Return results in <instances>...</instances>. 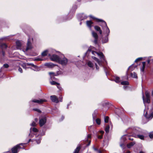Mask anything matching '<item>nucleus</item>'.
<instances>
[{
  "instance_id": "e433bc0d",
  "label": "nucleus",
  "mask_w": 153,
  "mask_h": 153,
  "mask_svg": "<svg viewBox=\"0 0 153 153\" xmlns=\"http://www.w3.org/2000/svg\"><path fill=\"white\" fill-rule=\"evenodd\" d=\"M96 123L98 125H100L101 123V120L99 118H97L96 120Z\"/></svg>"
},
{
  "instance_id": "6e6d98bb",
  "label": "nucleus",
  "mask_w": 153,
  "mask_h": 153,
  "mask_svg": "<svg viewBox=\"0 0 153 153\" xmlns=\"http://www.w3.org/2000/svg\"><path fill=\"white\" fill-rule=\"evenodd\" d=\"M104 66V67H103L104 69V70H105V72L106 73V72H107V68H106L104 66Z\"/></svg>"
},
{
  "instance_id": "b1692460",
  "label": "nucleus",
  "mask_w": 153,
  "mask_h": 153,
  "mask_svg": "<svg viewBox=\"0 0 153 153\" xmlns=\"http://www.w3.org/2000/svg\"><path fill=\"white\" fill-rule=\"evenodd\" d=\"M143 66L140 68L141 71L142 72H143L144 71V70L145 67L146 62H142Z\"/></svg>"
},
{
  "instance_id": "c9c22d12",
  "label": "nucleus",
  "mask_w": 153,
  "mask_h": 153,
  "mask_svg": "<svg viewBox=\"0 0 153 153\" xmlns=\"http://www.w3.org/2000/svg\"><path fill=\"white\" fill-rule=\"evenodd\" d=\"M80 149V148L79 147H77L76 149H75L74 152V153H78L79 150Z\"/></svg>"
},
{
  "instance_id": "aec40b11",
  "label": "nucleus",
  "mask_w": 153,
  "mask_h": 153,
  "mask_svg": "<svg viewBox=\"0 0 153 153\" xmlns=\"http://www.w3.org/2000/svg\"><path fill=\"white\" fill-rule=\"evenodd\" d=\"M16 47L17 49H20L21 46V43L19 41H16Z\"/></svg>"
},
{
  "instance_id": "a878e982",
  "label": "nucleus",
  "mask_w": 153,
  "mask_h": 153,
  "mask_svg": "<svg viewBox=\"0 0 153 153\" xmlns=\"http://www.w3.org/2000/svg\"><path fill=\"white\" fill-rule=\"evenodd\" d=\"M1 47L2 49H6L7 48V46L6 44L5 43H2L1 44Z\"/></svg>"
},
{
  "instance_id": "2eb2a0df",
  "label": "nucleus",
  "mask_w": 153,
  "mask_h": 153,
  "mask_svg": "<svg viewBox=\"0 0 153 153\" xmlns=\"http://www.w3.org/2000/svg\"><path fill=\"white\" fill-rule=\"evenodd\" d=\"M78 19L81 20L85 19L87 18V16H85L84 14H80L78 15Z\"/></svg>"
},
{
  "instance_id": "603ef678",
  "label": "nucleus",
  "mask_w": 153,
  "mask_h": 153,
  "mask_svg": "<svg viewBox=\"0 0 153 153\" xmlns=\"http://www.w3.org/2000/svg\"><path fill=\"white\" fill-rule=\"evenodd\" d=\"M151 56H149L148 57V59H149L150 58H151ZM150 60L149 59L148 60H147V62L148 64H149L150 63Z\"/></svg>"
},
{
  "instance_id": "79ce46f5",
  "label": "nucleus",
  "mask_w": 153,
  "mask_h": 153,
  "mask_svg": "<svg viewBox=\"0 0 153 153\" xmlns=\"http://www.w3.org/2000/svg\"><path fill=\"white\" fill-rule=\"evenodd\" d=\"M149 136L150 138H153V132L150 133Z\"/></svg>"
},
{
  "instance_id": "cd10ccee",
  "label": "nucleus",
  "mask_w": 153,
  "mask_h": 153,
  "mask_svg": "<svg viewBox=\"0 0 153 153\" xmlns=\"http://www.w3.org/2000/svg\"><path fill=\"white\" fill-rule=\"evenodd\" d=\"M110 127L109 125H107L105 128V131L106 133L109 132Z\"/></svg>"
},
{
  "instance_id": "c03bdc74",
  "label": "nucleus",
  "mask_w": 153,
  "mask_h": 153,
  "mask_svg": "<svg viewBox=\"0 0 153 153\" xmlns=\"http://www.w3.org/2000/svg\"><path fill=\"white\" fill-rule=\"evenodd\" d=\"M36 125V124L34 122H33L32 123L30 124V126H35Z\"/></svg>"
},
{
  "instance_id": "f3484780",
  "label": "nucleus",
  "mask_w": 153,
  "mask_h": 153,
  "mask_svg": "<svg viewBox=\"0 0 153 153\" xmlns=\"http://www.w3.org/2000/svg\"><path fill=\"white\" fill-rule=\"evenodd\" d=\"M93 24V23L90 21H87L86 22L87 25L90 30H91V27L92 26V25Z\"/></svg>"
},
{
  "instance_id": "72a5a7b5",
  "label": "nucleus",
  "mask_w": 153,
  "mask_h": 153,
  "mask_svg": "<svg viewBox=\"0 0 153 153\" xmlns=\"http://www.w3.org/2000/svg\"><path fill=\"white\" fill-rule=\"evenodd\" d=\"M33 65H34L33 64H32V63H27L25 65V66L26 67L25 68H28L29 67H28L27 66H29V65H31L33 67ZM23 67L24 68V67Z\"/></svg>"
},
{
  "instance_id": "f704fd0d",
  "label": "nucleus",
  "mask_w": 153,
  "mask_h": 153,
  "mask_svg": "<svg viewBox=\"0 0 153 153\" xmlns=\"http://www.w3.org/2000/svg\"><path fill=\"white\" fill-rule=\"evenodd\" d=\"M121 84L122 85H128L129 83L127 81H124L121 82Z\"/></svg>"
},
{
  "instance_id": "338daca9",
  "label": "nucleus",
  "mask_w": 153,
  "mask_h": 153,
  "mask_svg": "<svg viewBox=\"0 0 153 153\" xmlns=\"http://www.w3.org/2000/svg\"><path fill=\"white\" fill-rule=\"evenodd\" d=\"M140 153H144V152H142V151H140Z\"/></svg>"
},
{
  "instance_id": "ea45409f",
  "label": "nucleus",
  "mask_w": 153,
  "mask_h": 153,
  "mask_svg": "<svg viewBox=\"0 0 153 153\" xmlns=\"http://www.w3.org/2000/svg\"><path fill=\"white\" fill-rule=\"evenodd\" d=\"M109 120V117H105L104 121L106 123H107L108 122Z\"/></svg>"
},
{
  "instance_id": "58836bf2",
  "label": "nucleus",
  "mask_w": 153,
  "mask_h": 153,
  "mask_svg": "<svg viewBox=\"0 0 153 153\" xmlns=\"http://www.w3.org/2000/svg\"><path fill=\"white\" fill-rule=\"evenodd\" d=\"M4 56V52L3 51L0 52V58Z\"/></svg>"
},
{
  "instance_id": "f257e3e1",
  "label": "nucleus",
  "mask_w": 153,
  "mask_h": 153,
  "mask_svg": "<svg viewBox=\"0 0 153 153\" xmlns=\"http://www.w3.org/2000/svg\"><path fill=\"white\" fill-rule=\"evenodd\" d=\"M126 132L128 133L131 134L130 135L136 138H139V139L143 140L144 137L142 135L138 134V131L136 128H130L126 130Z\"/></svg>"
},
{
  "instance_id": "4c0bfd02",
  "label": "nucleus",
  "mask_w": 153,
  "mask_h": 153,
  "mask_svg": "<svg viewBox=\"0 0 153 153\" xmlns=\"http://www.w3.org/2000/svg\"><path fill=\"white\" fill-rule=\"evenodd\" d=\"M32 131L34 132H38V130L36 128H32Z\"/></svg>"
},
{
  "instance_id": "393cba45",
  "label": "nucleus",
  "mask_w": 153,
  "mask_h": 153,
  "mask_svg": "<svg viewBox=\"0 0 153 153\" xmlns=\"http://www.w3.org/2000/svg\"><path fill=\"white\" fill-rule=\"evenodd\" d=\"M48 53V51L47 50H45L42 52L41 55L42 56H45L47 55Z\"/></svg>"
},
{
  "instance_id": "864d4df0",
  "label": "nucleus",
  "mask_w": 153,
  "mask_h": 153,
  "mask_svg": "<svg viewBox=\"0 0 153 153\" xmlns=\"http://www.w3.org/2000/svg\"><path fill=\"white\" fill-rule=\"evenodd\" d=\"M91 138V135L90 134H88L87 135V138L88 139Z\"/></svg>"
},
{
  "instance_id": "0e129e2a",
  "label": "nucleus",
  "mask_w": 153,
  "mask_h": 153,
  "mask_svg": "<svg viewBox=\"0 0 153 153\" xmlns=\"http://www.w3.org/2000/svg\"><path fill=\"white\" fill-rule=\"evenodd\" d=\"M90 143H91V141H90L89 143H88V145H89L90 144Z\"/></svg>"
},
{
  "instance_id": "bb28decb",
  "label": "nucleus",
  "mask_w": 153,
  "mask_h": 153,
  "mask_svg": "<svg viewBox=\"0 0 153 153\" xmlns=\"http://www.w3.org/2000/svg\"><path fill=\"white\" fill-rule=\"evenodd\" d=\"M33 68L32 69L35 71H38L39 70V68L36 65H33Z\"/></svg>"
},
{
  "instance_id": "8fccbe9b",
  "label": "nucleus",
  "mask_w": 153,
  "mask_h": 153,
  "mask_svg": "<svg viewBox=\"0 0 153 153\" xmlns=\"http://www.w3.org/2000/svg\"><path fill=\"white\" fill-rule=\"evenodd\" d=\"M19 71L21 73L22 72V68H19Z\"/></svg>"
},
{
  "instance_id": "6ab92c4d",
  "label": "nucleus",
  "mask_w": 153,
  "mask_h": 153,
  "mask_svg": "<svg viewBox=\"0 0 153 153\" xmlns=\"http://www.w3.org/2000/svg\"><path fill=\"white\" fill-rule=\"evenodd\" d=\"M95 29L97 31H99L100 34L101 35L102 33V31L101 30L100 28L98 26H95L94 27Z\"/></svg>"
},
{
  "instance_id": "de8ad7c7",
  "label": "nucleus",
  "mask_w": 153,
  "mask_h": 153,
  "mask_svg": "<svg viewBox=\"0 0 153 153\" xmlns=\"http://www.w3.org/2000/svg\"><path fill=\"white\" fill-rule=\"evenodd\" d=\"M133 67L134 66L133 65H131L129 67V69H131V70H133L134 69Z\"/></svg>"
},
{
  "instance_id": "20e7f679",
  "label": "nucleus",
  "mask_w": 153,
  "mask_h": 153,
  "mask_svg": "<svg viewBox=\"0 0 153 153\" xmlns=\"http://www.w3.org/2000/svg\"><path fill=\"white\" fill-rule=\"evenodd\" d=\"M87 53H91L92 54L94 55H97L101 59L102 62H105L106 63V62L105 59V57L103 53L101 52H97L96 51H91L89 49H88Z\"/></svg>"
},
{
  "instance_id": "9b49d317",
  "label": "nucleus",
  "mask_w": 153,
  "mask_h": 153,
  "mask_svg": "<svg viewBox=\"0 0 153 153\" xmlns=\"http://www.w3.org/2000/svg\"><path fill=\"white\" fill-rule=\"evenodd\" d=\"M60 57L57 55L53 54L50 56V58L52 61H55L58 62Z\"/></svg>"
},
{
  "instance_id": "69168bd1",
  "label": "nucleus",
  "mask_w": 153,
  "mask_h": 153,
  "mask_svg": "<svg viewBox=\"0 0 153 153\" xmlns=\"http://www.w3.org/2000/svg\"><path fill=\"white\" fill-rule=\"evenodd\" d=\"M127 87V86H123V88L124 89H126V88Z\"/></svg>"
},
{
  "instance_id": "052dcab7",
  "label": "nucleus",
  "mask_w": 153,
  "mask_h": 153,
  "mask_svg": "<svg viewBox=\"0 0 153 153\" xmlns=\"http://www.w3.org/2000/svg\"><path fill=\"white\" fill-rule=\"evenodd\" d=\"M58 85L57 86V88L59 90H60L61 89V87L59 86V85Z\"/></svg>"
},
{
  "instance_id": "ddd939ff",
  "label": "nucleus",
  "mask_w": 153,
  "mask_h": 153,
  "mask_svg": "<svg viewBox=\"0 0 153 153\" xmlns=\"http://www.w3.org/2000/svg\"><path fill=\"white\" fill-rule=\"evenodd\" d=\"M46 122V119L45 117H43L39 119V123L40 126H42L44 125Z\"/></svg>"
},
{
  "instance_id": "2f4dec72",
  "label": "nucleus",
  "mask_w": 153,
  "mask_h": 153,
  "mask_svg": "<svg viewBox=\"0 0 153 153\" xmlns=\"http://www.w3.org/2000/svg\"><path fill=\"white\" fill-rule=\"evenodd\" d=\"M30 133L29 134V136L31 138L33 137L34 134L32 133V128H31L30 129Z\"/></svg>"
},
{
  "instance_id": "37998d69",
  "label": "nucleus",
  "mask_w": 153,
  "mask_h": 153,
  "mask_svg": "<svg viewBox=\"0 0 153 153\" xmlns=\"http://www.w3.org/2000/svg\"><path fill=\"white\" fill-rule=\"evenodd\" d=\"M41 138H39L38 140H36V141L37 144H39L41 142Z\"/></svg>"
},
{
  "instance_id": "f03ea898",
  "label": "nucleus",
  "mask_w": 153,
  "mask_h": 153,
  "mask_svg": "<svg viewBox=\"0 0 153 153\" xmlns=\"http://www.w3.org/2000/svg\"><path fill=\"white\" fill-rule=\"evenodd\" d=\"M153 105H149L148 106L146 107L144 111V116L148 120L151 119L153 117Z\"/></svg>"
},
{
  "instance_id": "7c9ffc66",
  "label": "nucleus",
  "mask_w": 153,
  "mask_h": 153,
  "mask_svg": "<svg viewBox=\"0 0 153 153\" xmlns=\"http://www.w3.org/2000/svg\"><path fill=\"white\" fill-rule=\"evenodd\" d=\"M50 83L52 85H59V83L57 82H56L54 81H53V80L52 81H51L50 80Z\"/></svg>"
},
{
  "instance_id": "423d86ee",
  "label": "nucleus",
  "mask_w": 153,
  "mask_h": 153,
  "mask_svg": "<svg viewBox=\"0 0 153 153\" xmlns=\"http://www.w3.org/2000/svg\"><path fill=\"white\" fill-rule=\"evenodd\" d=\"M68 59L62 55L61 58L59 57L58 62L62 66L66 65L68 62Z\"/></svg>"
},
{
  "instance_id": "a19ab883",
  "label": "nucleus",
  "mask_w": 153,
  "mask_h": 153,
  "mask_svg": "<svg viewBox=\"0 0 153 153\" xmlns=\"http://www.w3.org/2000/svg\"><path fill=\"white\" fill-rule=\"evenodd\" d=\"M142 57H140L136 59L135 61L134 62H137L140 61H141L142 60Z\"/></svg>"
},
{
  "instance_id": "49530a36",
  "label": "nucleus",
  "mask_w": 153,
  "mask_h": 153,
  "mask_svg": "<svg viewBox=\"0 0 153 153\" xmlns=\"http://www.w3.org/2000/svg\"><path fill=\"white\" fill-rule=\"evenodd\" d=\"M33 110L35 111H37L39 113L41 112V111L40 110L37 108H33Z\"/></svg>"
},
{
  "instance_id": "a18cd8bd",
  "label": "nucleus",
  "mask_w": 153,
  "mask_h": 153,
  "mask_svg": "<svg viewBox=\"0 0 153 153\" xmlns=\"http://www.w3.org/2000/svg\"><path fill=\"white\" fill-rule=\"evenodd\" d=\"M3 67L5 68H8L9 65L8 64H4L3 65Z\"/></svg>"
},
{
  "instance_id": "4468645a",
  "label": "nucleus",
  "mask_w": 153,
  "mask_h": 153,
  "mask_svg": "<svg viewBox=\"0 0 153 153\" xmlns=\"http://www.w3.org/2000/svg\"><path fill=\"white\" fill-rule=\"evenodd\" d=\"M92 34L93 37L95 39V40L94 41V43L95 44H97V39L98 38L97 34L94 31H92Z\"/></svg>"
},
{
  "instance_id": "473e14b6",
  "label": "nucleus",
  "mask_w": 153,
  "mask_h": 153,
  "mask_svg": "<svg viewBox=\"0 0 153 153\" xmlns=\"http://www.w3.org/2000/svg\"><path fill=\"white\" fill-rule=\"evenodd\" d=\"M125 136H126V137L127 139H129V140H133V139L131 137H129L128 135H126L123 136L122 137V138H124V137Z\"/></svg>"
},
{
  "instance_id": "a211bd4d",
  "label": "nucleus",
  "mask_w": 153,
  "mask_h": 153,
  "mask_svg": "<svg viewBox=\"0 0 153 153\" xmlns=\"http://www.w3.org/2000/svg\"><path fill=\"white\" fill-rule=\"evenodd\" d=\"M92 58L95 60L97 61V62L98 63V64L100 66H102V63L101 62L99 61V60L97 58L95 57L94 56H92Z\"/></svg>"
},
{
  "instance_id": "6e6552de",
  "label": "nucleus",
  "mask_w": 153,
  "mask_h": 153,
  "mask_svg": "<svg viewBox=\"0 0 153 153\" xmlns=\"http://www.w3.org/2000/svg\"><path fill=\"white\" fill-rule=\"evenodd\" d=\"M50 98L52 102L56 103H58L59 101L62 102V98L61 97H60L58 99L56 96L53 95L51 96Z\"/></svg>"
},
{
  "instance_id": "5701e85b",
  "label": "nucleus",
  "mask_w": 153,
  "mask_h": 153,
  "mask_svg": "<svg viewBox=\"0 0 153 153\" xmlns=\"http://www.w3.org/2000/svg\"><path fill=\"white\" fill-rule=\"evenodd\" d=\"M105 33L107 35V36L105 37V38H102V42L103 43H106L108 41V38L107 36L108 35Z\"/></svg>"
},
{
  "instance_id": "412c9836",
  "label": "nucleus",
  "mask_w": 153,
  "mask_h": 153,
  "mask_svg": "<svg viewBox=\"0 0 153 153\" xmlns=\"http://www.w3.org/2000/svg\"><path fill=\"white\" fill-rule=\"evenodd\" d=\"M87 64L88 66L91 68H93L94 66L93 63L91 61H89L87 62Z\"/></svg>"
},
{
  "instance_id": "774afa93",
  "label": "nucleus",
  "mask_w": 153,
  "mask_h": 153,
  "mask_svg": "<svg viewBox=\"0 0 153 153\" xmlns=\"http://www.w3.org/2000/svg\"><path fill=\"white\" fill-rule=\"evenodd\" d=\"M152 96H153V91H152Z\"/></svg>"
},
{
  "instance_id": "3c124183",
  "label": "nucleus",
  "mask_w": 153,
  "mask_h": 153,
  "mask_svg": "<svg viewBox=\"0 0 153 153\" xmlns=\"http://www.w3.org/2000/svg\"><path fill=\"white\" fill-rule=\"evenodd\" d=\"M100 134H101V135H103L104 133V131H100Z\"/></svg>"
},
{
  "instance_id": "5fc2aeb1",
  "label": "nucleus",
  "mask_w": 153,
  "mask_h": 153,
  "mask_svg": "<svg viewBox=\"0 0 153 153\" xmlns=\"http://www.w3.org/2000/svg\"><path fill=\"white\" fill-rule=\"evenodd\" d=\"M36 60L37 61H40V60H42V59H41L40 58H37L36 59Z\"/></svg>"
},
{
  "instance_id": "09e8293b",
  "label": "nucleus",
  "mask_w": 153,
  "mask_h": 153,
  "mask_svg": "<svg viewBox=\"0 0 153 153\" xmlns=\"http://www.w3.org/2000/svg\"><path fill=\"white\" fill-rule=\"evenodd\" d=\"M102 136L103 135H98V136L97 137L98 138L101 139L102 137Z\"/></svg>"
},
{
  "instance_id": "dca6fc26",
  "label": "nucleus",
  "mask_w": 153,
  "mask_h": 153,
  "mask_svg": "<svg viewBox=\"0 0 153 153\" xmlns=\"http://www.w3.org/2000/svg\"><path fill=\"white\" fill-rule=\"evenodd\" d=\"M45 65L47 66L49 68H51L54 67L55 65L52 63H45Z\"/></svg>"
},
{
  "instance_id": "4be33fe9",
  "label": "nucleus",
  "mask_w": 153,
  "mask_h": 153,
  "mask_svg": "<svg viewBox=\"0 0 153 153\" xmlns=\"http://www.w3.org/2000/svg\"><path fill=\"white\" fill-rule=\"evenodd\" d=\"M135 143L134 142H132L128 144L127 145V146L128 148H130L133 146L134 145Z\"/></svg>"
},
{
  "instance_id": "0eeeda50",
  "label": "nucleus",
  "mask_w": 153,
  "mask_h": 153,
  "mask_svg": "<svg viewBox=\"0 0 153 153\" xmlns=\"http://www.w3.org/2000/svg\"><path fill=\"white\" fill-rule=\"evenodd\" d=\"M25 143H20L19 145H17L13 148L12 149V151L13 153H17L21 149H24V147L22 148L20 146V145L24 146V145Z\"/></svg>"
},
{
  "instance_id": "c756f323",
  "label": "nucleus",
  "mask_w": 153,
  "mask_h": 153,
  "mask_svg": "<svg viewBox=\"0 0 153 153\" xmlns=\"http://www.w3.org/2000/svg\"><path fill=\"white\" fill-rule=\"evenodd\" d=\"M131 76L132 77L134 78H137V74L135 72H133L131 73Z\"/></svg>"
},
{
  "instance_id": "1a4fd4ad",
  "label": "nucleus",
  "mask_w": 153,
  "mask_h": 153,
  "mask_svg": "<svg viewBox=\"0 0 153 153\" xmlns=\"http://www.w3.org/2000/svg\"><path fill=\"white\" fill-rule=\"evenodd\" d=\"M32 39L29 38L28 40L27 43V48L26 49V51H27L29 49H30L32 48V45L31 41L32 40Z\"/></svg>"
},
{
  "instance_id": "7ed1b4c3",
  "label": "nucleus",
  "mask_w": 153,
  "mask_h": 153,
  "mask_svg": "<svg viewBox=\"0 0 153 153\" xmlns=\"http://www.w3.org/2000/svg\"><path fill=\"white\" fill-rule=\"evenodd\" d=\"M90 17L93 19H95L97 21V22H101L102 24H100V25H101L102 27V29L104 30V33H105L107 35H109V33H110V30L107 25L105 21L101 19L95 18L91 16H90Z\"/></svg>"
},
{
  "instance_id": "9d476101",
  "label": "nucleus",
  "mask_w": 153,
  "mask_h": 153,
  "mask_svg": "<svg viewBox=\"0 0 153 153\" xmlns=\"http://www.w3.org/2000/svg\"><path fill=\"white\" fill-rule=\"evenodd\" d=\"M33 102L36 103L38 104H41L44 102H46V100L45 99H39V100L34 99L32 100Z\"/></svg>"
},
{
  "instance_id": "f8f14e48",
  "label": "nucleus",
  "mask_w": 153,
  "mask_h": 153,
  "mask_svg": "<svg viewBox=\"0 0 153 153\" xmlns=\"http://www.w3.org/2000/svg\"><path fill=\"white\" fill-rule=\"evenodd\" d=\"M49 74L50 76L51 79V80H56V79L54 77V76L59 75V74H57L53 72H49Z\"/></svg>"
},
{
  "instance_id": "680f3d73",
  "label": "nucleus",
  "mask_w": 153,
  "mask_h": 153,
  "mask_svg": "<svg viewBox=\"0 0 153 153\" xmlns=\"http://www.w3.org/2000/svg\"><path fill=\"white\" fill-rule=\"evenodd\" d=\"M124 144H122L120 145V146L122 147H123V146Z\"/></svg>"
},
{
  "instance_id": "c85d7f7f",
  "label": "nucleus",
  "mask_w": 153,
  "mask_h": 153,
  "mask_svg": "<svg viewBox=\"0 0 153 153\" xmlns=\"http://www.w3.org/2000/svg\"><path fill=\"white\" fill-rule=\"evenodd\" d=\"M114 81L117 83H119L120 82V78L119 77L116 76L115 77Z\"/></svg>"
},
{
  "instance_id": "e2e57ef3",
  "label": "nucleus",
  "mask_w": 153,
  "mask_h": 153,
  "mask_svg": "<svg viewBox=\"0 0 153 153\" xmlns=\"http://www.w3.org/2000/svg\"><path fill=\"white\" fill-rule=\"evenodd\" d=\"M35 120L36 122H37L38 121V119L36 118Z\"/></svg>"
},
{
  "instance_id": "4d7b16f0",
  "label": "nucleus",
  "mask_w": 153,
  "mask_h": 153,
  "mask_svg": "<svg viewBox=\"0 0 153 153\" xmlns=\"http://www.w3.org/2000/svg\"><path fill=\"white\" fill-rule=\"evenodd\" d=\"M93 120H94L95 118V117H96L95 114H93Z\"/></svg>"
},
{
  "instance_id": "39448f33",
  "label": "nucleus",
  "mask_w": 153,
  "mask_h": 153,
  "mask_svg": "<svg viewBox=\"0 0 153 153\" xmlns=\"http://www.w3.org/2000/svg\"><path fill=\"white\" fill-rule=\"evenodd\" d=\"M143 94V103L145 105V106L146 107L145 103H150V94L149 92L147 91H146L145 92L146 97H145L143 93H142Z\"/></svg>"
},
{
  "instance_id": "13d9d810",
  "label": "nucleus",
  "mask_w": 153,
  "mask_h": 153,
  "mask_svg": "<svg viewBox=\"0 0 153 153\" xmlns=\"http://www.w3.org/2000/svg\"><path fill=\"white\" fill-rule=\"evenodd\" d=\"M55 73L56 74H59H59H61V71H57V72H56V73Z\"/></svg>"
},
{
  "instance_id": "bf43d9fd",
  "label": "nucleus",
  "mask_w": 153,
  "mask_h": 153,
  "mask_svg": "<svg viewBox=\"0 0 153 153\" xmlns=\"http://www.w3.org/2000/svg\"><path fill=\"white\" fill-rule=\"evenodd\" d=\"M95 65H96V68L97 69V70H98L99 69V68L98 67L97 65V64L96 63H95Z\"/></svg>"
}]
</instances>
